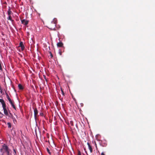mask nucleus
Listing matches in <instances>:
<instances>
[{
    "mask_svg": "<svg viewBox=\"0 0 155 155\" xmlns=\"http://www.w3.org/2000/svg\"><path fill=\"white\" fill-rule=\"evenodd\" d=\"M56 27V23L55 21H52L48 25V28L52 30L55 29Z\"/></svg>",
    "mask_w": 155,
    "mask_h": 155,
    "instance_id": "nucleus-1",
    "label": "nucleus"
},
{
    "mask_svg": "<svg viewBox=\"0 0 155 155\" xmlns=\"http://www.w3.org/2000/svg\"><path fill=\"white\" fill-rule=\"evenodd\" d=\"M2 149H1V150H4L5 152L9 150L8 147L5 144H4L2 145Z\"/></svg>",
    "mask_w": 155,
    "mask_h": 155,
    "instance_id": "nucleus-2",
    "label": "nucleus"
},
{
    "mask_svg": "<svg viewBox=\"0 0 155 155\" xmlns=\"http://www.w3.org/2000/svg\"><path fill=\"white\" fill-rule=\"evenodd\" d=\"M21 22L22 24L25 25H26L28 24L29 21L25 19H22L21 20Z\"/></svg>",
    "mask_w": 155,
    "mask_h": 155,
    "instance_id": "nucleus-3",
    "label": "nucleus"
},
{
    "mask_svg": "<svg viewBox=\"0 0 155 155\" xmlns=\"http://www.w3.org/2000/svg\"><path fill=\"white\" fill-rule=\"evenodd\" d=\"M38 111L36 108L34 109V117L35 120L37 119V115L38 114Z\"/></svg>",
    "mask_w": 155,
    "mask_h": 155,
    "instance_id": "nucleus-4",
    "label": "nucleus"
},
{
    "mask_svg": "<svg viewBox=\"0 0 155 155\" xmlns=\"http://www.w3.org/2000/svg\"><path fill=\"white\" fill-rule=\"evenodd\" d=\"M19 47H21V49L22 51L24 50L25 48V46L22 42H20Z\"/></svg>",
    "mask_w": 155,
    "mask_h": 155,
    "instance_id": "nucleus-5",
    "label": "nucleus"
},
{
    "mask_svg": "<svg viewBox=\"0 0 155 155\" xmlns=\"http://www.w3.org/2000/svg\"><path fill=\"white\" fill-rule=\"evenodd\" d=\"M6 97L8 100L9 102L11 104H12V103H13L11 99L9 97V96L8 94L6 92Z\"/></svg>",
    "mask_w": 155,
    "mask_h": 155,
    "instance_id": "nucleus-6",
    "label": "nucleus"
},
{
    "mask_svg": "<svg viewBox=\"0 0 155 155\" xmlns=\"http://www.w3.org/2000/svg\"><path fill=\"white\" fill-rule=\"evenodd\" d=\"M3 108L4 110V112L5 114L7 116H8V114L6 107Z\"/></svg>",
    "mask_w": 155,
    "mask_h": 155,
    "instance_id": "nucleus-7",
    "label": "nucleus"
},
{
    "mask_svg": "<svg viewBox=\"0 0 155 155\" xmlns=\"http://www.w3.org/2000/svg\"><path fill=\"white\" fill-rule=\"evenodd\" d=\"M87 144L88 145V148L89 149L91 153L92 152L93 150L91 146L90 145L89 143H87Z\"/></svg>",
    "mask_w": 155,
    "mask_h": 155,
    "instance_id": "nucleus-8",
    "label": "nucleus"
},
{
    "mask_svg": "<svg viewBox=\"0 0 155 155\" xmlns=\"http://www.w3.org/2000/svg\"><path fill=\"white\" fill-rule=\"evenodd\" d=\"M63 43L61 42H60L57 44V46L59 47H62L63 46Z\"/></svg>",
    "mask_w": 155,
    "mask_h": 155,
    "instance_id": "nucleus-9",
    "label": "nucleus"
},
{
    "mask_svg": "<svg viewBox=\"0 0 155 155\" xmlns=\"http://www.w3.org/2000/svg\"><path fill=\"white\" fill-rule=\"evenodd\" d=\"M12 14V11L9 8L8 11V15H11Z\"/></svg>",
    "mask_w": 155,
    "mask_h": 155,
    "instance_id": "nucleus-10",
    "label": "nucleus"
},
{
    "mask_svg": "<svg viewBox=\"0 0 155 155\" xmlns=\"http://www.w3.org/2000/svg\"><path fill=\"white\" fill-rule=\"evenodd\" d=\"M18 87L19 89H20V90H23L24 88L23 86L20 84H19L18 85Z\"/></svg>",
    "mask_w": 155,
    "mask_h": 155,
    "instance_id": "nucleus-11",
    "label": "nucleus"
},
{
    "mask_svg": "<svg viewBox=\"0 0 155 155\" xmlns=\"http://www.w3.org/2000/svg\"><path fill=\"white\" fill-rule=\"evenodd\" d=\"M3 108L6 107V104L5 102L2 103Z\"/></svg>",
    "mask_w": 155,
    "mask_h": 155,
    "instance_id": "nucleus-12",
    "label": "nucleus"
},
{
    "mask_svg": "<svg viewBox=\"0 0 155 155\" xmlns=\"http://www.w3.org/2000/svg\"><path fill=\"white\" fill-rule=\"evenodd\" d=\"M3 108L6 107V104L5 102L2 103Z\"/></svg>",
    "mask_w": 155,
    "mask_h": 155,
    "instance_id": "nucleus-13",
    "label": "nucleus"
},
{
    "mask_svg": "<svg viewBox=\"0 0 155 155\" xmlns=\"http://www.w3.org/2000/svg\"><path fill=\"white\" fill-rule=\"evenodd\" d=\"M11 105L16 110V107L15 106L14 104V103L12 104H11Z\"/></svg>",
    "mask_w": 155,
    "mask_h": 155,
    "instance_id": "nucleus-14",
    "label": "nucleus"
},
{
    "mask_svg": "<svg viewBox=\"0 0 155 155\" xmlns=\"http://www.w3.org/2000/svg\"><path fill=\"white\" fill-rule=\"evenodd\" d=\"M7 124L8 125V128H11V124L10 123H8Z\"/></svg>",
    "mask_w": 155,
    "mask_h": 155,
    "instance_id": "nucleus-15",
    "label": "nucleus"
},
{
    "mask_svg": "<svg viewBox=\"0 0 155 155\" xmlns=\"http://www.w3.org/2000/svg\"><path fill=\"white\" fill-rule=\"evenodd\" d=\"M8 116L9 117H11L12 118V117L13 116L12 114L10 113H9V114H8Z\"/></svg>",
    "mask_w": 155,
    "mask_h": 155,
    "instance_id": "nucleus-16",
    "label": "nucleus"
},
{
    "mask_svg": "<svg viewBox=\"0 0 155 155\" xmlns=\"http://www.w3.org/2000/svg\"><path fill=\"white\" fill-rule=\"evenodd\" d=\"M4 116V114L0 111V118H2Z\"/></svg>",
    "mask_w": 155,
    "mask_h": 155,
    "instance_id": "nucleus-17",
    "label": "nucleus"
},
{
    "mask_svg": "<svg viewBox=\"0 0 155 155\" xmlns=\"http://www.w3.org/2000/svg\"><path fill=\"white\" fill-rule=\"evenodd\" d=\"M70 124L71 125V126H74L73 122L72 121H70Z\"/></svg>",
    "mask_w": 155,
    "mask_h": 155,
    "instance_id": "nucleus-18",
    "label": "nucleus"
},
{
    "mask_svg": "<svg viewBox=\"0 0 155 155\" xmlns=\"http://www.w3.org/2000/svg\"><path fill=\"white\" fill-rule=\"evenodd\" d=\"M7 19H8V20H12V17H11V15H8V17L7 18Z\"/></svg>",
    "mask_w": 155,
    "mask_h": 155,
    "instance_id": "nucleus-19",
    "label": "nucleus"
},
{
    "mask_svg": "<svg viewBox=\"0 0 155 155\" xmlns=\"http://www.w3.org/2000/svg\"><path fill=\"white\" fill-rule=\"evenodd\" d=\"M50 56L51 58H52L53 57L52 54L51 52H50Z\"/></svg>",
    "mask_w": 155,
    "mask_h": 155,
    "instance_id": "nucleus-20",
    "label": "nucleus"
},
{
    "mask_svg": "<svg viewBox=\"0 0 155 155\" xmlns=\"http://www.w3.org/2000/svg\"><path fill=\"white\" fill-rule=\"evenodd\" d=\"M4 100L2 99H0V102L2 103L4 102Z\"/></svg>",
    "mask_w": 155,
    "mask_h": 155,
    "instance_id": "nucleus-21",
    "label": "nucleus"
},
{
    "mask_svg": "<svg viewBox=\"0 0 155 155\" xmlns=\"http://www.w3.org/2000/svg\"><path fill=\"white\" fill-rule=\"evenodd\" d=\"M43 76H44V79H45V80L47 82V81H48V80H47V79H46V76H45V75H43Z\"/></svg>",
    "mask_w": 155,
    "mask_h": 155,
    "instance_id": "nucleus-22",
    "label": "nucleus"
},
{
    "mask_svg": "<svg viewBox=\"0 0 155 155\" xmlns=\"http://www.w3.org/2000/svg\"><path fill=\"white\" fill-rule=\"evenodd\" d=\"M61 92H62V94H63V95H64V92L63 90H62V89L61 88Z\"/></svg>",
    "mask_w": 155,
    "mask_h": 155,
    "instance_id": "nucleus-23",
    "label": "nucleus"
},
{
    "mask_svg": "<svg viewBox=\"0 0 155 155\" xmlns=\"http://www.w3.org/2000/svg\"><path fill=\"white\" fill-rule=\"evenodd\" d=\"M47 151L48 152V153L49 154H51V152H50V150H49V149L47 148Z\"/></svg>",
    "mask_w": 155,
    "mask_h": 155,
    "instance_id": "nucleus-24",
    "label": "nucleus"
},
{
    "mask_svg": "<svg viewBox=\"0 0 155 155\" xmlns=\"http://www.w3.org/2000/svg\"><path fill=\"white\" fill-rule=\"evenodd\" d=\"M39 114L41 116H43L44 115L43 114L42 112H40Z\"/></svg>",
    "mask_w": 155,
    "mask_h": 155,
    "instance_id": "nucleus-25",
    "label": "nucleus"
},
{
    "mask_svg": "<svg viewBox=\"0 0 155 155\" xmlns=\"http://www.w3.org/2000/svg\"><path fill=\"white\" fill-rule=\"evenodd\" d=\"M78 155H81V152L79 150L78 151Z\"/></svg>",
    "mask_w": 155,
    "mask_h": 155,
    "instance_id": "nucleus-26",
    "label": "nucleus"
},
{
    "mask_svg": "<svg viewBox=\"0 0 155 155\" xmlns=\"http://www.w3.org/2000/svg\"><path fill=\"white\" fill-rule=\"evenodd\" d=\"M6 152L7 153V155L9 154L10 153L9 151V150H8L7 151H6Z\"/></svg>",
    "mask_w": 155,
    "mask_h": 155,
    "instance_id": "nucleus-27",
    "label": "nucleus"
},
{
    "mask_svg": "<svg viewBox=\"0 0 155 155\" xmlns=\"http://www.w3.org/2000/svg\"><path fill=\"white\" fill-rule=\"evenodd\" d=\"M13 151H14V153H15V154H16V151L15 150V149H13Z\"/></svg>",
    "mask_w": 155,
    "mask_h": 155,
    "instance_id": "nucleus-28",
    "label": "nucleus"
},
{
    "mask_svg": "<svg viewBox=\"0 0 155 155\" xmlns=\"http://www.w3.org/2000/svg\"><path fill=\"white\" fill-rule=\"evenodd\" d=\"M0 92L1 94L3 93V91L2 89H1V90H0Z\"/></svg>",
    "mask_w": 155,
    "mask_h": 155,
    "instance_id": "nucleus-29",
    "label": "nucleus"
},
{
    "mask_svg": "<svg viewBox=\"0 0 155 155\" xmlns=\"http://www.w3.org/2000/svg\"><path fill=\"white\" fill-rule=\"evenodd\" d=\"M10 21H11L12 23L14 22V20H12H12H11Z\"/></svg>",
    "mask_w": 155,
    "mask_h": 155,
    "instance_id": "nucleus-30",
    "label": "nucleus"
},
{
    "mask_svg": "<svg viewBox=\"0 0 155 155\" xmlns=\"http://www.w3.org/2000/svg\"><path fill=\"white\" fill-rule=\"evenodd\" d=\"M101 155H105L103 152L101 153Z\"/></svg>",
    "mask_w": 155,
    "mask_h": 155,
    "instance_id": "nucleus-31",
    "label": "nucleus"
},
{
    "mask_svg": "<svg viewBox=\"0 0 155 155\" xmlns=\"http://www.w3.org/2000/svg\"><path fill=\"white\" fill-rule=\"evenodd\" d=\"M35 134H36V136H37V133L36 132V130H35Z\"/></svg>",
    "mask_w": 155,
    "mask_h": 155,
    "instance_id": "nucleus-32",
    "label": "nucleus"
},
{
    "mask_svg": "<svg viewBox=\"0 0 155 155\" xmlns=\"http://www.w3.org/2000/svg\"><path fill=\"white\" fill-rule=\"evenodd\" d=\"M85 153H86L87 154V155H88V154L87 151H85Z\"/></svg>",
    "mask_w": 155,
    "mask_h": 155,
    "instance_id": "nucleus-33",
    "label": "nucleus"
},
{
    "mask_svg": "<svg viewBox=\"0 0 155 155\" xmlns=\"http://www.w3.org/2000/svg\"><path fill=\"white\" fill-rule=\"evenodd\" d=\"M84 150H85V151H86V149H85V148H84Z\"/></svg>",
    "mask_w": 155,
    "mask_h": 155,
    "instance_id": "nucleus-34",
    "label": "nucleus"
},
{
    "mask_svg": "<svg viewBox=\"0 0 155 155\" xmlns=\"http://www.w3.org/2000/svg\"><path fill=\"white\" fill-rule=\"evenodd\" d=\"M8 155H11V153H10L9 154H8Z\"/></svg>",
    "mask_w": 155,
    "mask_h": 155,
    "instance_id": "nucleus-35",
    "label": "nucleus"
}]
</instances>
